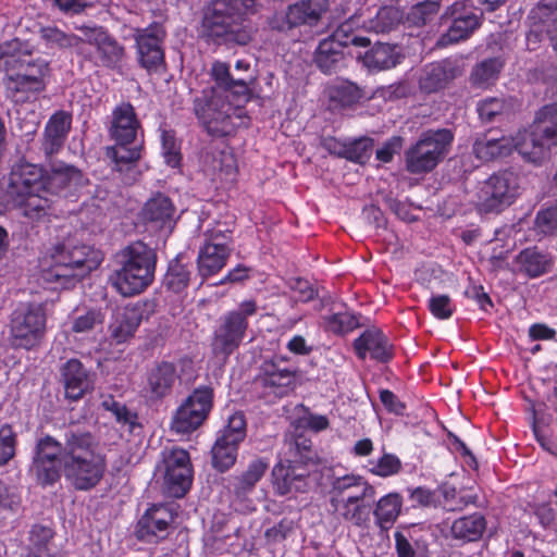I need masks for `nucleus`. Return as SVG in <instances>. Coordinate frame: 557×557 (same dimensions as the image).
<instances>
[{"label":"nucleus","instance_id":"obj_10","mask_svg":"<svg viewBox=\"0 0 557 557\" xmlns=\"http://www.w3.org/2000/svg\"><path fill=\"white\" fill-rule=\"evenodd\" d=\"M453 140L454 134L447 128L423 132L405 151L406 171L414 175L430 173L445 158Z\"/></svg>","mask_w":557,"mask_h":557},{"label":"nucleus","instance_id":"obj_46","mask_svg":"<svg viewBox=\"0 0 557 557\" xmlns=\"http://www.w3.org/2000/svg\"><path fill=\"white\" fill-rule=\"evenodd\" d=\"M504 66V61L500 58H490L478 63L471 74L470 82L473 86L479 88H486L494 84Z\"/></svg>","mask_w":557,"mask_h":557},{"label":"nucleus","instance_id":"obj_27","mask_svg":"<svg viewBox=\"0 0 557 557\" xmlns=\"http://www.w3.org/2000/svg\"><path fill=\"white\" fill-rule=\"evenodd\" d=\"M60 376L67 399L78 400L94 388V375L76 358L61 366Z\"/></svg>","mask_w":557,"mask_h":557},{"label":"nucleus","instance_id":"obj_4","mask_svg":"<svg viewBox=\"0 0 557 557\" xmlns=\"http://www.w3.org/2000/svg\"><path fill=\"white\" fill-rule=\"evenodd\" d=\"M117 268L110 275V283L124 297H132L147 289L154 280L156 249L136 240L116 253Z\"/></svg>","mask_w":557,"mask_h":557},{"label":"nucleus","instance_id":"obj_49","mask_svg":"<svg viewBox=\"0 0 557 557\" xmlns=\"http://www.w3.org/2000/svg\"><path fill=\"white\" fill-rule=\"evenodd\" d=\"M63 451L64 443L62 444L51 435H45L36 441L33 458L63 466Z\"/></svg>","mask_w":557,"mask_h":557},{"label":"nucleus","instance_id":"obj_1","mask_svg":"<svg viewBox=\"0 0 557 557\" xmlns=\"http://www.w3.org/2000/svg\"><path fill=\"white\" fill-rule=\"evenodd\" d=\"M63 475L76 491H90L102 480L106 457L97 450L89 431L69 429L64 433Z\"/></svg>","mask_w":557,"mask_h":557},{"label":"nucleus","instance_id":"obj_29","mask_svg":"<svg viewBox=\"0 0 557 557\" xmlns=\"http://www.w3.org/2000/svg\"><path fill=\"white\" fill-rule=\"evenodd\" d=\"M176 208L170 197L157 193L150 197L141 209V218L146 224L154 228L171 231L175 224Z\"/></svg>","mask_w":557,"mask_h":557},{"label":"nucleus","instance_id":"obj_41","mask_svg":"<svg viewBox=\"0 0 557 557\" xmlns=\"http://www.w3.org/2000/svg\"><path fill=\"white\" fill-rule=\"evenodd\" d=\"M184 260L185 257L182 255H178L171 260L163 278V285L165 288L175 294L183 293L190 283L191 264Z\"/></svg>","mask_w":557,"mask_h":557},{"label":"nucleus","instance_id":"obj_7","mask_svg":"<svg viewBox=\"0 0 557 557\" xmlns=\"http://www.w3.org/2000/svg\"><path fill=\"white\" fill-rule=\"evenodd\" d=\"M194 112L210 135L228 136L242 123L243 109L216 88L202 90L194 100Z\"/></svg>","mask_w":557,"mask_h":557},{"label":"nucleus","instance_id":"obj_48","mask_svg":"<svg viewBox=\"0 0 557 557\" xmlns=\"http://www.w3.org/2000/svg\"><path fill=\"white\" fill-rule=\"evenodd\" d=\"M203 416L183 403L175 411L171 421V431L185 435L190 434L203 423Z\"/></svg>","mask_w":557,"mask_h":557},{"label":"nucleus","instance_id":"obj_6","mask_svg":"<svg viewBox=\"0 0 557 557\" xmlns=\"http://www.w3.org/2000/svg\"><path fill=\"white\" fill-rule=\"evenodd\" d=\"M140 129L141 124L135 108L129 102H122L113 109L109 135L115 144L107 148V157L119 171L129 168L140 159L144 144L138 136Z\"/></svg>","mask_w":557,"mask_h":557},{"label":"nucleus","instance_id":"obj_53","mask_svg":"<svg viewBox=\"0 0 557 557\" xmlns=\"http://www.w3.org/2000/svg\"><path fill=\"white\" fill-rule=\"evenodd\" d=\"M322 325L326 332L345 335L357 329L359 321L354 313L344 311L323 315Z\"/></svg>","mask_w":557,"mask_h":557},{"label":"nucleus","instance_id":"obj_18","mask_svg":"<svg viewBox=\"0 0 557 557\" xmlns=\"http://www.w3.org/2000/svg\"><path fill=\"white\" fill-rule=\"evenodd\" d=\"M246 437V420L242 412L230 416L227 424L219 432L211 449L212 466L219 471L228 470L236 461L238 445Z\"/></svg>","mask_w":557,"mask_h":557},{"label":"nucleus","instance_id":"obj_51","mask_svg":"<svg viewBox=\"0 0 557 557\" xmlns=\"http://www.w3.org/2000/svg\"><path fill=\"white\" fill-rule=\"evenodd\" d=\"M366 469L371 474L385 479L400 473L403 462L395 454L383 451L377 459H369Z\"/></svg>","mask_w":557,"mask_h":557},{"label":"nucleus","instance_id":"obj_28","mask_svg":"<svg viewBox=\"0 0 557 557\" xmlns=\"http://www.w3.org/2000/svg\"><path fill=\"white\" fill-rule=\"evenodd\" d=\"M176 366L170 361H158L146 375L145 392L150 400H160L171 394L177 380Z\"/></svg>","mask_w":557,"mask_h":557},{"label":"nucleus","instance_id":"obj_61","mask_svg":"<svg viewBox=\"0 0 557 557\" xmlns=\"http://www.w3.org/2000/svg\"><path fill=\"white\" fill-rule=\"evenodd\" d=\"M17 434L9 423L0 428V467L7 466L16 455Z\"/></svg>","mask_w":557,"mask_h":557},{"label":"nucleus","instance_id":"obj_56","mask_svg":"<svg viewBox=\"0 0 557 557\" xmlns=\"http://www.w3.org/2000/svg\"><path fill=\"white\" fill-rule=\"evenodd\" d=\"M440 11V2L436 0H426L412 5L407 13L406 20L409 25L423 26L432 21Z\"/></svg>","mask_w":557,"mask_h":557},{"label":"nucleus","instance_id":"obj_39","mask_svg":"<svg viewBox=\"0 0 557 557\" xmlns=\"http://www.w3.org/2000/svg\"><path fill=\"white\" fill-rule=\"evenodd\" d=\"M515 263L520 273L528 277H539L548 271L549 258L536 247L525 248L516 256Z\"/></svg>","mask_w":557,"mask_h":557},{"label":"nucleus","instance_id":"obj_13","mask_svg":"<svg viewBox=\"0 0 557 557\" xmlns=\"http://www.w3.org/2000/svg\"><path fill=\"white\" fill-rule=\"evenodd\" d=\"M48 74V62L41 58L33 59L29 54L17 72L7 77V96L16 103L29 100L46 88Z\"/></svg>","mask_w":557,"mask_h":557},{"label":"nucleus","instance_id":"obj_20","mask_svg":"<svg viewBox=\"0 0 557 557\" xmlns=\"http://www.w3.org/2000/svg\"><path fill=\"white\" fill-rule=\"evenodd\" d=\"M330 506L339 520L357 528H366L370 522L371 507L360 500L336 478L331 482Z\"/></svg>","mask_w":557,"mask_h":557},{"label":"nucleus","instance_id":"obj_19","mask_svg":"<svg viewBox=\"0 0 557 557\" xmlns=\"http://www.w3.org/2000/svg\"><path fill=\"white\" fill-rule=\"evenodd\" d=\"M297 371L281 366L280 359H264L256 376L261 395L270 400L289 395L296 387Z\"/></svg>","mask_w":557,"mask_h":557},{"label":"nucleus","instance_id":"obj_12","mask_svg":"<svg viewBox=\"0 0 557 557\" xmlns=\"http://www.w3.org/2000/svg\"><path fill=\"white\" fill-rule=\"evenodd\" d=\"M133 39L138 65L149 74L163 72L166 39V29L163 24L152 22L146 27H137L134 29Z\"/></svg>","mask_w":557,"mask_h":557},{"label":"nucleus","instance_id":"obj_42","mask_svg":"<svg viewBox=\"0 0 557 557\" xmlns=\"http://www.w3.org/2000/svg\"><path fill=\"white\" fill-rule=\"evenodd\" d=\"M101 408L110 412L115 422L129 433H136L141 429L137 412L128 409L125 404L116 400L112 395L102 398Z\"/></svg>","mask_w":557,"mask_h":557},{"label":"nucleus","instance_id":"obj_45","mask_svg":"<svg viewBox=\"0 0 557 557\" xmlns=\"http://www.w3.org/2000/svg\"><path fill=\"white\" fill-rule=\"evenodd\" d=\"M38 36L45 46L49 49H71L79 50L83 44V37L75 34H67L57 26H41Z\"/></svg>","mask_w":557,"mask_h":557},{"label":"nucleus","instance_id":"obj_3","mask_svg":"<svg viewBox=\"0 0 557 557\" xmlns=\"http://www.w3.org/2000/svg\"><path fill=\"white\" fill-rule=\"evenodd\" d=\"M48 259L42 280L54 288L70 289L100 265L103 255L88 245L58 244L50 249Z\"/></svg>","mask_w":557,"mask_h":557},{"label":"nucleus","instance_id":"obj_31","mask_svg":"<svg viewBox=\"0 0 557 557\" xmlns=\"http://www.w3.org/2000/svg\"><path fill=\"white\" fill-rule=\"evenodd\" d=\"M511 140L512 150H517L524 160L532 163H540L550 148V145L545 143V138L537 134L534 125L531 129L519 131Z\"/></svg>","mask_w":557,"mask_h":557},{"label":"nucleus","instance_id":"obj_34","mask_svg":"<svg viewBox=\"0 0 557 557\" xmlns=\"http://www.w3.org/2000/svg\"><path fill=\"white\" fill-rule=\"evenodd\" d=\"M211 76L215 82V86L212 88L219 89L223 95L232 94L238 100L247 101L249 99L250 83L244 78H233L230 73V66L225 62H214L211 67Z\"/></svg>","mask_w":557,"mask_h":557},{"label":"nucleus","instance_id":"obj_40","mask_svg":"<svg viewBox=\"0 0 557 557\" xmlns=\"http://www.w3.org/2000/svg\"><path fill=\"white\" fill-rule=\"evenodd\" d=\"M29 54L27 46L18 39L0 44V71L5 72L8 77L17 72Z\"/></svg>","mask_w":557,"mask_h":557},{"label":"nucleus","instance_id":"obj_9","mask_svg":"<svg viewBox=\"0 0 557 557\" xmlns=\"http://www.w3.org/2000/svg\"><path fill=\"white\" fill-rule=\"evenodd\" d=\"M84 35L77 54L95 66L122 73L128 59L126 47L102 26H78Z\"/></svg>","mask_w":557,"mask_h":557},{"label":"nucleus","instance_id":"obj_25","mask_svg":"<svg viewBox=\"0 0 557 557\" xmlns=\"http://www.w3.org/2000/svg\"><path fill=\"white\" fill-rule=\"evenodd\" d=\"M356 356L366 360L369 356L372 360L386 363L394 357V346L389 338L377 327L364 330L352 342Z\"/></svg>","mask_w":557,"mask_h":557},{"label":"nucleus","instance_id":"obj_38","mask_svg":"<svg viewBox=\"0 0 557 557\" xmlns=\"http://www.w3.org/2000/svg\"><path fill=\"white\" fill-rule=\"evenodd\" d=\"M141 322V313L137 307H125L117 311L110 324L111 336L116 343H124L134 335Z\"/></svg>","mask_w":557,"mask_h":557},{"label":"nucleus","instance_id":"obj_58","mask_svg":"<svg viewBox=\"0 0 557 557\" xmlns=\"http://www.w3.org/2000/svg\"><path fill=\"white\" fill-rule=\"evenodd\" d=\"M189 409L202 413L206 420L213 406V389L210 386L202 385L194 389V392L184 401Z\"/></svg>","mask_w":557,"mask_h":557},{"label":"nucleus","instance_id":"obj_8","mask_svg":"<svg viewBox=\"0 0 557 557\" xmlns=\"http://www.w3.org/2000/svg\"><path fill=\"white\" fill-rule=\"evenodd\" d=\"M258 312L255 300L242 301L235 309L224 312L212 333L211 350L215 357L227 359L247 337L249 319Z\"/></svg>","mask_w":557,"mask_h":557},{"label":"nucleus","instance_id":"obj_21","mask_svg":"<svg viewBox=\"0 0 557 557\" xmlns=\"http://www.w3.org/2000/svg\"><path fill=\"white\" fill-rule=\"evenodd\" d=\"M163 480L169 495L181 498L191 486L193 467L187 450L172 448L163 451Z\"/></svg>","mask_w":557,"mask_h":557},{"label":"nucleus","instance_id":"obj_64","mask_svg":"<svg viewBox=\"0 0 557 557\" xmlns=\"http://www.w3.org/2000/svg\"><path fill=\"white\" fill-rule=\"evenodd\" d=\"M535 228L544 235L553 234L557 231V202L542 208L535 216Z\"/></svg>","mask_w":557,"mask_h":557},{"label":"nucleus","instance_id":"obj_52","mask_svg":"<svg viewBox=\"0 0 557 557\" xmlns=\"http://www.w3.org/2000/svg\"><path fill=\"white\" fill-rule=\"evenodd\" d=\"M403 20V13L393 5L382 7L374 17L370 18L367 28L379 34L394 29Z\"/></svg>","mask_w":557,"mask_h":557},{"label":"nucleus","instance_id":"obj_37","mask_svg":"<svg viewBox=\"0 0 557 557\" xmlns=\"http://www.w3.org/2000/svg\"><path fill=\"white\" fill-rule=\"evenodd\" d=\"M472 151L476 159L488 162L508 156L512 151V140L510 137L494 138L485 134L475 139Z\"/></svg>","mask_w":557,"mask_h":557},{"label":"nucleus","instance_id":"obj_43","mask_svg":"<svg viewBox=\"0 0 557 557\" xmlns=\"http://www.w3.org/2000/svg\"><path fill=\"white\" fill-rule=\"evenodd\" d=\"M269 468V461L265 458H256L249 462L246 471L235 479L233 491L237 497H245L262 479Z\"/></svg>","mask_w":557,"mask_h":557},{"label":"nucleus","instance_id":"obj_14","mask_svg":"<svg viewBox=\"0 0 557 557\" xmlns=\"http://www.w3.org/2000/svg\"><path fill=\"white\" fill-rule=\"evenodd\" d=\"M518 176L511 171L494 173L485 180L476 193V206L481 212H500L518 196Z\"/></svg>","mask_w":557,"mask_h":557},{"label":"nucleus","instance_id":"obj_23","mask_svg":"<svg viewBox=\"0 0 557 557\" xmlns=\"http://www.w3.org/2000/svg\"><path fill=\"white\" fill-rule=\"evenodd\" d=\"M444 16L449 17L451 23L438 38V47H447L467 39L480 25L479 17L468 1H456L447 8Z\"/></svg>","mask_w":557,"mask_h":557},{"label":"nucleus","instance_id":"obj_57","mask_svg":"<svg viewBox=\"0 0 557 557\" xmlns=\"http://www.w3.org/2000/svg\"><path fill=\"white\" fill-rule=\"evenodd\" d=\"M104 315L100 309L76 310L72 318L71 331L88 333L103 323Z\"/></svg>","mask_w":557,"mask_h":557},{"label":"nucleus","instance_id":"obj_24","mask_svg":"<svg viewBox=\"0 0 557 557\" xmlns=\"http://www.w3.org/2000/svg\"><path fill=\"white\" fill-rule=\"evenodd\" d=\"M463 69L458 59L446 58L426 64L419 77L422 91L432 94L446 88L454 79L461 76Z\"/></svg>","mask_w":557,"mask_h":557},{"label":"nucleus","instance_id":"obj_59","mask_svg":"<svg viewBox=\"0 0 557 557\" xmlns=\"http://www.w3.org/2000/svg\"><path fill=\"white\" fill-rule=\"evenodd\" d=\"M53 537L51 528L34 524L29 531L28 536V557L41 556L48 550V544Z\"/></svg>","mask_w":557,"mask_h":557},{"label":"nucleus","instance_id":"obj_33","mask_svg":"<svg viewBox=\"0 0 557 557\" xmlns=\"http://www.w3.org/2000/svg\"><path fill=\"white\" fill-rule=\"evenodd\" d=\"M487 521L483 513L472 512L455 519L449 528V536L459 545L474 543L482 539Z\"/></svg>","mask_w":557,"mask_h":557},{"label":"nucleus","instance_id":"obj_47","mask_svg":"<svg viewBox=\"0 0 557 557\" xmlns=\"http://www.w3.org/2000/svg\"><path fill=\"white\" fill-rule=\"evenodd\" d=\"M537 134L545 138V143L557 145V103L544 106L536 113L534 124Z\"/></svg>","mask_w":557,"mask_h":557},{"label":"nucleus","instance_id":"obj_50","mask_svg":"<svg viewBox=\"0 0 557 557\" xmlns=\"http://www.w3.org/2000/svg\"><path fill=\"white\" fill-rule=\"evenodd\" d=\"M63 451L64 443L62 444L51 435H45L36 441L33 458L63 466Z\"/></svg>","mask_w":557,"mask_h":557},{"label":"nucleus","instance_id":"obj_22","mask_svg":"<svg viewBox=\"0 0 557 557\" xmlns=\"http://www.w3.org/2000/svg\"><path fill=\"white\" fill-rule=\"evenodd\" d=\"M272 483L281 496L306 493L312 484L310 469L304 460L281 459L272 470Z\"/></svg>","mask_w":557,"mask_h":557},{"label":"nucleus","instance_id":"obj_16","mask_svg":"<svg viewBox=\"0 0 557 557\" xmlns=\"http://www.w3.org/2000/svg\"><path fill=\"white\" fill-rule=\"evenodd\" d=\"M350 29V24L344 23L330 37L319 42L313 61L323 73L336 72L344 59V47H368L371 44L368 37L349 33Z\"/></svg>","mask_w":557,"mask_h":557},{"label":"nucleus","instance_id":"obj_35","mask_svg":"<svg viewBox=\"0 0 557 557\" xmlns=\"http://www.w3.org/2000/svg\"><path fill=\"white\" fill-rule=\"evenodd\" d=\"M403 55L396 45L377 42L358 59L370 71H384L400 63Z\"/></svg>","mask_w":557,"mask_h":557},{"label":"nucleus","instance_id":"obj_63","mask_svg":"<svg viewBox=\"0 0 557 557\" xmlns=\"http://www.w3.org/2000/svg\"><path fill=\"white\" fill-rule=\"evenodd\" d=\"M161 147L164 162L171 168H178L182 161L180 145L172 131H161Z\"/></svg>","mask_w":557,"mask_h":557},{"label":"nucleus","instance_id":"obj_62","mask_svg":"<svg viewBox=\"0 0 557 557\" xmlns=\"http://www.w3.org/2000/svg\"><path fill=\"white\" fill-rule=\"evenodd\" d=\"M372 140L368 138L356 139L351 143H347L344 150L343 157L355 163H366L372 153Z\"/></svg>","mask_w":557,"mask_h":557},{"label":"nucleus","instance_id":"obj_17","mask_svg":"<svg viewBox=\"0 0 557 557\" xmlns=\"http://www.w3.org/2000/svg\"><path fill=\"white\" fill-rule=\"evenodd\" d=\"M330 8L329 0H299L268 20L272 30L287 33L300 26H317Z\"/></svg>","mask_w":557,"mask_h":557},{"label":"nucleus","instance_id":"obj_26","mask_svg":"<svg viewBox=\"0 0 557 557\" xmlns=\"http://www.w3.org/2000/svg\"><path fill=\"white\" fill-rule=\"evenodd\" d=\"M83 174L74 165L63 161L51 162L49 169L44 168V195H61L81 185Z\"/></svg>","mask_w":557,"mask_h":557},{"label":"nucleus","instance_id":"obj_44","mask_svg":"<svg viewBox=\"0 0 557 557\" xmlns=\"http://www.w3.org/2000/svg\"><path fill=\"white\" fill-rule=\"evenodd\" d=\"M230 255L225 250H218L214 247L203 244L198 252L197 265L199 275L206 280L219 273L226 264Z\"/></svg>","mask_w":557,"mask_h":557},{"label":"nucleus","instance_id":"obj_30","mask_svg":"<svg viewBox=\"0 0 557 557\" xmlns=\"http://www.w3.org/2000/svg\"><path fill=\"white\" fill-rule=\"evenodd\" d=\"M531 29L527 34L529 49L532 42L542 41L544 34L549 35L552 26L557 22V0H540L529 14Z\"/></svg>","mask_w":557,"mask_h":557},{"label":"nucleus","instance_id":"obj_32","mask_svg":"<svg viewBox=\"0 0 557 557\" xmlns=\"http://www.w3.org/2000/svg\"><path fill=\"white\" fill-rule=\"evenodd\" d=\"M72 117L64 111L51 115L46 124L41 149L46 157L58 153L64 145L71 129Z\"/></svg>","mask_w":557,"mask_h":557},{"label":"nucleus","instance_id":"obj_11","mask_svg":"<svg viewBox=\"0 0 557 557\" xmlns=\"http://www.w3.org/2000/svg\"><path fill=\"white\" fill-rule=\"evenodd\" d=\"M46 333V304H23L12 312L10 341L13 347L26 350L37 348L44 342Z\"/></svg>","mask_w":557,"mask_h":557},{"label":"nucleus","instance_id":"obj_36","mask_svg":"<svg viewBox=\"0 0 557 557\" xmlns=\"http://www.w3.org/2000/svg\"><path fill=\"white\" fill-rule=\"evenodd\" d=\"M404 498L398 492H391L380 497L374 504L372 513L375 525L383 530H389L401 513Z\"/></svg>","mask_w":557,"mask_h":557},{"label":"nucleus","instance_id":"obj_55","mask_svg":"<svg viewBox=\"0 0 557 557\" xmlns=\"http://www.w3.org/2000/svg\"><path fill=\"white\" fill-rule=\"evenodd\" d=\"M30 472L42 487L54 485L63 474L62 465L32 459Z\"/></svg>","mask_w":557,"mask_h":557},{"label":"nucleus","instance_id":"obj_15","mask_svg":"<svg viewBox=\"0 0 557 557\" xmlns=\"http://www.w3.org/2000/svg\"><path fill=\"white\" fill-rule=\"evenodd\" d=\"M178 509L174 502L150 505L136 523V537L149 544L165 540L175 530Z\"/></svg>","mask_w":557,"mask_h":557},{"label":"nucleus","instance_id":"obj_54","mask_svg":"<svg viewBox=\"0 0 557 557\" xmlns=\"http://www.w3.org/2000/svg\"><path fill=\"white\" fill-rule=\"evenodd\" d=\"M361 98V91L356 84L339 82L330 87V99L342 108H349Z\"/></svg>","mask_w":557,"mask_h":557},{"label":"nucleus","instance_id":"obj_5","mask_svg":"<svg viewBox=\"0 0 557 557\" xmlns=\"http://www.w3.org/2000/svg\"><path fill=\"white\" fill-rule=\"evenodd\" d=\"M44 168L38 164L20 161L9 174L5 195L13 208L32 220L45 216L51 200L44 195Z\"/></svg>","mask_w":557,"mask_h":557},{"label":"nucleus","instance_id":"obj_60","mask_svg":"<svg viewBox=\"0 0 557 557\" xmlns=\"http://www.w3.org/2000/svg\"><path fill=\"white\" fill-rule=\"evenodd\" d=\"M335 478L362 502L366 498H373L375 496L374 486L359 474L347 473Z\"/></svg>","mask_w":557,"mask_h":557},{"label":"nucleus","instance_id":"obj_2","mask_svg":"<svg viewBox=\"0 0 557 557\" xmlns=\"http://www.w3.org/2000/svg\"><path fill=\"white\" fill-rule=\"evenodd\" d=\"M256 0H214L203 15L202 27L208 37L224 44L248 45L256 28L247 18L255 13Z\"/></svg>","mask_w":557,"mask_h":557}]
</instances>
